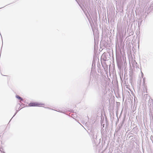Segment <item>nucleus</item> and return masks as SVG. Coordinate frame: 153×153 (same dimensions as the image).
I'll list each match as a JSON object with an SVG mask.
<instances>
[{
	"mask_svg": "<svg viewBox=\"0 0 153 153\" xmlns=\"http://www.w3.org/2000/svg\"><path fill=\"white\" fill-rule=\"evenodd\" d=\"M16 98H17V99H19V100H20V102H21V101L23 100L18 95H16Z\"/></svg>",
	"mask_w": 153,
	"mask_h": 153,
	"instance_id": "f03ea898",
	"label": "nucleus"
},
{
	"mask_svg": "<svg viewBox=\"0 0 153 153\" xmlns=\"http://www.w3.org/2000/svg\"><path fill=\"white\" fill-rule=\"evenodd\" d=\"M104 55H105V54H103V56H104Z\"/></svg>",
	"mask_w": 153,
	"mask_h": 153,
	"instance_id": "7ed1b4c3",
	"label": "nucleus"
},
{
	"mask_svg": "<svg viewBox=\"0 0 153 153\" xmlns=\"http://www.w3.org/2000/svg\"><path fill=\"white\" fill-rule=\"evenodd\" d=\"M45 105V104L42 102H32L28 105L29 106H38L41 107Z\"/></svg>",
	"mask_w": 153,
	"mask_h": 153,
	"instance_id": "f257e3e1",
	"label": "nucleus"
}]
</instances>
